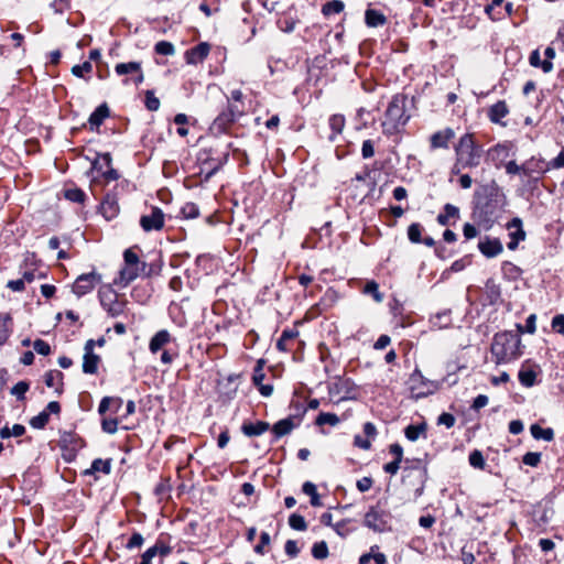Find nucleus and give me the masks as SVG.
<instances>
[{"mask_svg": "<svg viewBox=\"0 0 564 564\" xmlns=\"http://www.w3.org/2000/svg\"><path fill=\"white\" fill-rule=\"evenodd\" d=\"M456 162L453 166V173L458 174L464 169H473L480 164L482 148L476 143L474 134L465 133L456 143Z\"/></svg>", "mask_w": 564, "mask_h": 564, "instance_id": "nucleus-1", "label": "nucleus"}, {"mask_svg": "<svg viewBox=\"0 0 564 564\" xmlns=\"http://www.w3.org/2000/svg\"><path fill=\"white\" fill-rule=\"evenodd\" d=\"M520 346L521 339L518 334L512 332L497 334L491 344V355L495 362L500 365L518 359L521 356Z\"/></svg>", "mask_w": 564, "mask_h": 564, "instance_id": "nucleus-2", "label": "nucleus"}, {"mask_svg": "<svg viewBox=\"0 0 564 564\" xmlns=\"http://www.w3.org/2000/svg\"><path fill=\"white\" fill-rule=\"evenodd\" d=\"M408 119L404 98L402 96H394L386 111L382 122L383 132L390 135L397 133L406 123Z\"/></svg>", "mask_w": 564, "mask_h": 564, "instance_id": "nucleus-3", "label": "nucleus"}, {"mask_svg": "<svg viewBox=\"0 0 564 564\" xmlns=\"http://www.w3.org/2000/svg\"><path fill=\"white\" fill-rule=\"evenodd\" d=\"M409 387L412 397L421 399L437 391L440 389V383L424 378L422 372L415 369L410 376Z\"/></svg>", "mask_w": 564, "mask_h": 564, "instance_id": "nucleus-4", "label": "nucleus"}, {"mask_svg": "<svg viewBox=\"0 0 564 564\" xmlns=\"http://www.w3.org/2000/svg\"><path fill=\"white\" fill-rule=\"evenodd\" d=\"M245 112L243 107L237 104H228L227 109L223 110L214 120L212 130L217 133H224L227 129Z\"/></svg>", "mask_w": 564, "mask_h": 564, "instance_id": "nucleus-5", "label": "nucleus"}, {"mask_svg": "<svg viewBox=\"0 0 564 564\" xmlns=\"http://www.w3.org/2000/svg\"><path fill=\"white\" fill-rule=\"evenodd\" d=\"M390 513L379 506L371 507L365 514V525L376 532L389 529Z\"/></svg>", "mask_w": 564, "mask_h": 564, "instance_id": "nucleus-6", "label": "nucleus"}, {"mask_svg": "<svg viewBox=\"0 0 564 564\" xmlns=\"http://www.w3.org/2000/svg\"><path fill=\"white\" fill-rule=\"evenodd\" d=\"M101 282V275L96 271L89 273H83L75 280L73 284V292L82 297L91 292L95 286Z\"/></svg>", "mask_w": 564, "mask_h": 564, "instance_id": "nucleus-7", "label": "nucleus"}, {"mask_svg": "<svg viewBox=\"0 0 564 564\" xmlns=\"http://www.w3.org/2000/svg\"><path fill=\"white\" fill-rule=\"evenodd\" d=\"M140 226L147 232L162 229L164 226V213L159 207H152L151 214L141 216Z\"/></svg>", "mask_w": 564, "mask_h": 564, "instance_id": "nucleus-8", "label": "nucleus"}, {"mask_svg": "<svg viewBox=\"0 0 564 564\" xmlns=\"http://www.w3.org/2000/svg\"><path fill=\"white\" fill-rule=\"evenodd\" d=\"M59 412L61 404L57 401H51L42 412L30 420V425L36 430L44 429L50 421V414H58Z\"/></svg>", "mask_w": 564, "mask_h": 564, "instance_id": "nucleus-9", "label": "nucleus"}, {"mask_svg": "<svg viewBox=\"0 0 564 564\" xmlns=\"http://www.w3.org/2000/svg\"><path fill=\"white\" fill-rule=\"evenodd\" d=\"M507 229L509 231L510 237L508 248L510 250H516L519 242L525 239V231L522 228L521 219L518 217L513 218L511 221L508 223Z\"/></svg>", "mask_w": 564, "mask_h": 564, "instance_id": "nucleus-10", "label": "nucleus"}, {"mask_svg": "<svg viewBox=\"0 0 564 564\" xmlns=\"http://www.w3.org/2000/svg\"><path fill=\"white\" fill-rule=\"evenodd\" d=\"M209 51L210 45L207 42H200L185 52V62L189 65H197L208 56Z\"/></svg>", "mask_w": 564, "mask_h": 564, "instance_id": "nucleus-11", "label": "nucleus"}, {"mask_svg": "<svg viewBox=\"0 0 564 564\" xmlns=\"http://www.w3.org/2000/svg\"><path fill=\"white\" fill-rule=\"evenodd\" d=\"M227 160L228 153H225L221 158L218 159H207L200 167V173L204 174V180H210L223 167Z\"/></svg>", "mask_w": 564, "mask_h": 564, "instance_id": "nucleus-12", "label": "nucleus"}, {"mask_svg": "<svg viewBox=\"0 0 564 564\" xmlns=\"http://www.w3.org/2000/svg\"><path fill=\"white\" fill-rule=\"evenodd\" d=\"M480 252L487 258H494L503 250L501 241L497 238H486L478 243Z\"/></svg>", "mask_w": 564, "mask_h": 564, "instance_id": "nucleus-13", "label": "nucleus"}, {"mask_svg": "<svg viewBox=\"0 0 564 564\" xmlns=\"http://www.w3.org/2000/svg\"><path fill=\"white\" fill-rule=\"evenodd\" d=\"M455 137V132L452 128L437 131L431 135V148L432 149H447L449 142Z\"/></svg>", "mask_w": 564, "mask_h": 564, "instance_id": "nucleus-14", "label": "nucleus"}, {"mask_svg": "<svg viewBox=\"0 0 564 564\" xmlns=\"http://www.w3.org/2000/svg\"><path fill=\"white\" fill-rule=\"evenodd\" d=\"M145 268H147V263H142V268H133V267L124 265L119 271V279H118V281H116V283L122 288H126L129 283H131L133 280H135L141 274V272H144Z\"/></svg>", "mask_w": 564, "mask_h": 564, "instance_id": "nucleus-15", "label": "nucleus"}, {"mask_svg": "<svg viewBox=\"0 0 564 564\" xmlns=\"http://www.w3.org/2000/svg\"><path fill=\"white\" fill-rule=\"evenodd\" d=\"M110 115L107 104L99 105L89 116L88 122L91 131H98L105 119Z\"/></svg>", "mask_w": 564, "mask_h": 564, "instance_id": "nucleus-16", "label": "nucleus"}, {"mask_svg": "<svg viewBox=\"0 0 564 564\" xmlns=\"http://www.w3.org/2000/svg\"><path fill=\"white\" fill-rule=\"evenodd\" d=\"M100 213L107 219H113L119 213V205L116 196L107 194L100 204Z\"/></svg>", "mask_w": 564, "mask_h": 564, "instance_id": "nucleus-17", "label": "nucleus"}, {"mask_svg": "<svg viewBox=\"0 0 564 564\" xmlns=\"http://www.w3.org/2000/svg\"><path fill=\"white\" fill-rule=\"evenodd\" d=\"M270 429V424L264 421L245 422L241 426L242 433L248 437L260 436Z\"/></svg>", "mask_w": 564, "mask_h": 564, "instance_id": "nucleus-18", "label": "nucleus"}, {"mask_svg": "<svg viewBox=\"0 0 564 564\" xmlns=\"http://www.w3.org/2000/svg\"><path fill=\"white\" fill-rule=\"evenodd\" d=\"M171 341V334L166 329H161L153 335L149 343V349L152 354L160 351L163 346Z\"/></svg>", "mask_w": 564, "mask_h": 564, "instance_id": "nucleus-19", "label": "nucleus"}, {"mask_svg": "<svg viewBox=\"0 0 564 564\" xmlns=\"http://www.w3.org/2000/svg\"><path fill=\"white\" fill-rule=\"evenodd\" d=\"M294 427H295V424H294L292 417H286V419L278 421L272 426L273 441H278L282 436L291 433Z\"/></svg>", "mask_w": 564, "mask_h": 564, "instance_id": "nucleus-20", "label": "nucleus"}, {"mask_svg": "<svg viewBox=\"0 0 564 564\" xmlns=\"http://www.w3.org/2000/svg\"><path fill=\"white\" fill-rule=\"evenodd\" d=\"M63 378L62 371L50 370L44 376V382L48 388H55V391L61 394L63 392Z\"/></svg>", "mask_w": 564, "mask_h": 564, "instance_id": "nucleus-21", "label": "nucleus"}, {"mask_svg": "<svg viewBox=\"0 0 564 564\" xmlns=\"http://www.w3.org/2000/svg\"><path fill=\"white\" fill-rule=\"evenodd\" d=\"M100 357L94 354V351L85 352L83 357V371L88 375L96 373Z\"/></svg>", "mask_w": 564, "mask_h": 564, "instance_id": "nucleus-22", "label": "nucleus"}, {"mask_svg": "<svg viewBox=\"0 0 564 564\" xmlns=\"http://www.w3.org/2000/svg\"><path fill=\"white\" fill-rule=\"evenodd\" d=\"M509 110L505 101H498L489 109V119L495 123H501V119L508 115Z\"/></svg>", "mask_w": 564, "mask_h": 564, "instance_id": "nucleus-23", "label": "nucleus"}, {"mask_svg": "<svg viewBox=\"0 0 564 564\" xmlns=\"http://www.w3.org/2000/svg\"><path fill=\"white\" fill-rule=\"evenodd\" d=\"M101 471L105 475L110 474L111 471V459H101L96 458L93 460L89 469L85 471V475L95 474Z\"/></svg>", "mask_w": 564, "mask_h": 564, "instance_id": "nucleus-24", "label": "nucleus"}, {"mask_svg": "<svg viewBox=\"0 0 564 564\" xmlns=\"http://www.w3.org/2000/svg\"><path fill=\"white\" fill-rule=\"evenodd\" d=\"M12 318L10 314L0 313V346L3 345L11 334Z\"/></svg>", "mask_w": 564, "mask_h": 564, "instance_id": "nucleus-25", "label": "nucleus"}, {"mask_svg": "<svg viewBox=\"0 0 564 564\" xmlns=\"http://www.w3.org/2000/svg\"><path fill=\"white\" fill-rule=\"evenodd\" d=\"M458 214H459V210L456 206L452 205V204H446L444 206V212L441 213L438 216H437V221L442 225V226H446L448 225L449 223V219L452 218H457L458 217Z\"/></svg>", "mask_w": 564, "mask_h": 564, "instance_id": "nucleus-26", "label": "nucleus"}, {"mask_svg": "<svg viewBox=\"0 0 564 564\" xmlns=\"http://www.w3.org/2000/svg\"><path fill=\"white\" fill-rule=\"evenodd\" d=\"M61 442L64 446L69 447L72 451H78L83 447V440L74 433H64Z\"/></svg>", "mask_w": 564, "mask_h": 564, "instance_id": "nucleus-27", "label": "nucleus"}, {"mask_svg": "<svg viewBox=\"0 0 564 564\" xmlns=\"http://www.w3.org/2000/svg\"><path fill=\"white\" fill-rule=\"evenodd\" d=\"M365 19L367 25L371 28L383 25L386 23V17L381 12L372 9H368L366 11Z\"/></svg>", "mask_w": 564, "mask_h": 564, "instance_id": "nucleus-28", "label": "nucleus"}, {"mask_svg": "<svg viewBox=\"0 0 564 564\" xmlns=\"http://www.w3.org/2000/svg\"><path fill=\"white\" fill-rule=\"evenodd\" d=\"M297 335L299 333L294 329H284L276 341V348L281 351H288L290 349L288 343L293 340Z\"/></svg>", "mask_w": 564, "mask_h": 564, "instance_id": "nucleus-29", "label": "nucleus"}, {"mask_svg": "<svg viewBox=\"0 0 564 564\" xmlns=\"http://www.w3.org/2000/svg\"><path fill=\"white\" fill-rule=\"evenodd\" d=\"M102 161L105 162V165H106V171L102 172V175L107 181H117L119 178V173L117 170L112 169L111 167V155L110 153L106 152V153H102V155H100Z\"/></svg>", "mask_w": 564, "mask_h": 564, "instance_id": "nucleus-30", "label": "nucleus"}, {"mask_svg": "<svg viewBox=\"0 0 564 564\" xmlns=\"http://www.w3.org/2000/svg\"><path fill=\"white\" fill-rule=\"evenodd\" d=\"M98 297L101 307L106 311L108 305H110L113 301L118 299V294L110 288L107 289H100L98 291Z\"/></svg>", "mask_w": 564, "mask_h": 564, "instance_id": "nucleus-31", "label": "nucleus"}, {"mask_svg": "<svg viewBox=\"0 0 564 564\" xmlns=\"http://www.w3.org/2000/svg\"><path fill=\"white\" fill-rule=\"evenodd\" d=\"M127 310V301L120 300L119 297L113 301L108 307L106 308V312L111 317H118L124 314Z\"/></svg>", "mask_w": 564, "mask_h": 564, "instance_id": "nucleus-32", "label": "nucleus"}, {"mask_svg": "<svg viewBox=\"0 0 564 564\" xmlns=\"http://www.w3.org/2000/svg\"><path fill=\"white\" fill-rule=\"evenodd\" d=\"M141 63L140 62H129V63H119L115 66V72L117 75L122 76L127 74H134L140 70Z\"/></svg>", "mask_w": 564, "mask_h": 564, "instance_id": "nucleus-33", "label": "nucleus"}, {"mask_svg": "<svg viewBox=\"0 0 564 564\" xmlns=\"http://www.w3.org/2000/svg\"><path fill=\"white\" fill-rule=\"evenodd\" d=\"M531 434L535 440L552 441L554 432L552 429H543L538 424H533L530 427Z\"/></svg>", "mask_w": 564, "mask_h": 564, "instance_id": "nucleus-34", "label": "nucleus"}, {"mask_svg": "<svg viewBox=\"0 0 564 564\" xmlns=\"http://www.w3.org/2000/svg\"><path fill=\"white\" fill-rule=\"evenodd\" d=\"M506 171L508 174L523 173L524 175L530 176L533 170L530 166V163L518 165L514 161H510L506 165Z\"/></svg>", "mask_w": 564, "mask_h": 564, "instance_id": "nucleus-35", "label": "nucleus"}, {"mask_svg": "<svg viewBox=\"0 0 564 564\" xmlns=\"http://www.w3.org/2000/svg\"><path fill=\"white\" fill-rule=\"evenodd\" d=\"M345 8V4L340 0H333L323 6L322 12L325 17L340 13Z\"/></svg>", "mask_w": 564, "mask_h": 564, "instance_id": "nucleus-36", "label": "nucleus"}, {"mask_svg": "<svg viewBox=\"0 0 564 564\" xmlns=\"http://www.w3.org/2000/svg\"><path fill=\"white\" fill-rule=\"evenodd\" d=\"M328 123L333 131V134L329 138L333 140L336 134H339L343 131L345 127V118L340 115H334L329 118Z\"/></svg>", "mask_w": 564, "mask_h": 564, "instance_id": "nucleus-37", "label": "nucleus"}, {"mask_svg": "<svg viewBox=\"0 0 564 564\" xmlns=\"http://www.w3.org/2000/svg\"><path fill=\"white\" fill-rule=\"evenodd\" d=\"M30 389V383L28 381H19L15 383L11 390L10 393L17 398L19 401H23L25 399V393Z\"/></svg>", "mask_w": 564, "mask_h": 564, "instance_id": "nucleus-38", "label": "nucleus"}, {"mask_svg": "<svg viewBox=\"0 0 564 564\" xmlns=\"http://www.w3.org/2000/svg\"><path fill=\"white\" fill-rule=\"evenodd\" d=\"M64 196L66 199L78 204H83L86 199L85 192L78 187L66 189Z\"/></svg>", "mask_w": 564, "mask_h": 564, "instance_id": "nucleus-39", "label": "nucleus"}, {"mask_svg": "<svg viewBox=\"0 0 564 564\" xmlns=\"http://www.w3.org/2000/svg\"><path fill=\"white\" fill-rule=\"evenodd\" d=\"M424 433H425L424 424L409 425L404 431L406 438L411 442L417 441L420 438V436L423 435Z\"/></svg>", "mask_w": 564, "mask_h": 564, "instance_id": "nucleus-40", "label": "nucleus"}, {"mask_svg": "<svg viewBox=\"0 0 564 564\" xmlns=\"http://www.w3.org/2000/svg\"><path fill=\"white\" fill-rule=\"evenodd\" d=\"M124 265L133 268H142V263L139 256L133 251L132 248L127 249L123 252Z\"/></svg>", "mask_w": 564, "mask_h": 564, "instance_id": "nucleus-41", "label": "nucleus"}, {"mask_svg": "<svg viewBox=\"0 0 564 564\" xmlns=\"http://www.w3.org/2000/svg\"><path fill=\"white\" fill-rule=\"evenodd\" d=\"M289 525L296 531H305L307 528L304 517L299 513H292L289 517Z\"/></svg>", "mask_w": 564, "mask_h": 564, "instance_id": "nucleus-42", "label": "nucleus"}, {"mask_svg": "<svg viewBox=\"0 0 564 564\" xmlns=\"http://www.w3.org/2000/svg\"><path fill=\"white\" fill-rule=\"evenodd\" d=\"M154 51L159 55L171 56L175 53V47L171 42L160 41L155 44Z\"/></svg>", "mask_w": 564, "mask_h": 564, "instance_id": "nucleus-43", "label": "nucleus"}, {"mask_svg": "<svg viewBox=\"0 0 564 564\" xmlns=\"http://www.w3.org/2000/svg\"><path fill=\"white\" fill-rule=\"evenodd\" d=\"M181 214L183 215V217L185 219H194L199 216V208L195 203L189 202V203H186L181 208Z\"/></svg>", "mask_w": 564, "mask_h": 564, "instance_id": "nucleus-44", "label": "nucleus"}, {"mask_svg": "<svg viewBox=\"0 0 564 564\" xmlns=\"http://www.w3.org/2000/svg\"><path fill=\"white\" fill-rule=\"evenodd\" d=\"M302 491L310 496L311 505L317 507V486L312 481H306L302 486Z\"/></svg>", "mask_w": 564, "mask_h": 564, "instance_id": "nucleus-45", "label": "nucleus"}, {"mask_svg": "<svg viewBox=\"0 0 564 564\" xmlns=\"http://www.w3.org/2000/svg\"><path fill=\"white\" fill-rule=\"evenodd\" d=\"M535 372L531 369H521L519 371V381L525 387H532L535 382Z\"/></svg>", "mask_w": 564, "mask_h": 564, "instance_id": "nucleus-46", "label": "nucleus"}, {"mask_svg": "<svg viewBox=\"0 0 564 564\" xmlns=\"http://www.w3.org/2000/svg\"><path fill=\"white\" fill-rule=\"evenodd\" d=\"M93 70V65L89 61L84 62L83 64L74 65L72 67V74L78 78H85V74H89Z\"/></svg>", "mask_w": 564, "mask_h": 564, "instance_id": "nucleus-47", "label": "nucleus"}, {"mask_svg": "<svg viewBox=\"0 0 564 564\" xmlns=\"http://www.w3.org/2000/svg\"><path fill=\"white\" fill-rule=\"evenodd\" d=\"M503 3V0H492L490 4H488L485 9L486 13L489 15L491 20H500L501 19V12L496 11L497 8L501 7Z\"/></svg>", "mask_w": 564, "mask_h": 564, "instance_id": "nucleus-48", "label": "nucleus"}, {"mask_svg": "<svg viewBox=\"0 0 564 564\" xmlns=\"http://www.w3.org/2000/svg\"><path fill=\"white\" fill-rule=\"evenodd\" d=\"M530 64L535 67L541 66L545 73H549L552 69V63L550 61L541 63L539 51L532 52L530 56Z\"/></svg>", "mask_w": 564, "mask_h": 564, "instance_id": "nucleus-49", "label": "nucleus"}, {"mask_svg": "<svg viewBox=\"0 0 564 564\" xmlns=\"http://www.w3.org/2000/svg\"><path fill=\"white\" fill-rule=\"evenodd\" d=\"M187 122H188V118L185 113H177L174 117V123L180 126L177 128L178 135L186 137L188 134V129L184 127Z\"/></svg>", "mask_w": 564, "mask_h": 564, "instance_id": "nucleus-50", "label": "nucleus"}, {"mask_svg": "<svg viewBox=\"0 0 564 564\" xmlns=\"http://www.w3.org/2000/svg\"><path fill=\"white\" fill-rule=\"evenodd\" d=\"M378 289L379 285L375 281H370L365 285L364 292L366 294H372L375 301L380 303L383 300V296Z\"/></svg>", "mask_w": 564, "mask_h": 564, "instance_id": "nucleus-51", "label": "nucleus"}, {"mask_svg": "<svg viewBox=\"0 0 564 564\" xmlns=\"http://www.w3.org/2000/svg\"><path fill=\"white\" fill-rule=\"evenodd\" d=\"M509 148L508 144H497L489 150L488 154L492 160H498L508 154Z\"/></svg>", "mask_w": 564, "mask_h": 564, "instance_id": "nucleus-52", "label": "nucleus"}, {"mask_svg": "<svg viewBox=\"0 0 564 564\" xmlns=\"http://www.w3.org/2000/svg\"><path fill=\"white\" fill-rule=\"evenodd\" d=\"M422 227L419 224H411L408 228V237L411 242H421Z\"/></svg>", "mask_w": 564, "mask_h": 564, "instance_id": "nucleus-53", "label": "nucleus"}, {"mask_svg": "<svg viewBox=\"0 0 564 564\" xmlns=\"http://www.w3.org/2000/svg\"><path fill=\"white\" fill-rule=\"evenodd\" d=\"M118 424H119V421L118 419H102L101 421V430L105 432V433H108V434H115L118 430Z\"/></svg>", "mask_w": 564, "mask_h": 564, "instance_id": "nucleus-54", "label": "nucleus"}, {"mask_svg": "<svg viewBox=\"0 0 564 564\" xmlns=\"http://www.w3.org/2000/svg\"><path fill=\"white\" fill-rule=\"evenodd\" d=\"M145 107L150 111H156L160 108V100L152 90L145 93Z\"/></svg>", "mask_w": 564, "mask_h": 564, "instance_id": "nucleus-55", "label": "nucleus"}, {"mask_svg": "<svg viewBox=\"0 0 564 564\" xmlns=\"http://www.w3.org/2000/svg\"><path fill=\"white\" fill-rule=\"evenodd\" d=\"M159 555V544L149 547L141 556L140 564H152V560Z\"/></svg>", "mask_w": 564, "mask_h": 564, "instance_id": "nucleus-56", "label": "nucleus"}, {"mask_svg": "<svg viewBox=\"0 0 564 564\" xmlns=\"http://www.w3.org/2000/svg\"><path fill=\"white\" fill-rule=\"evenodd\" d=\"M263 364V360H259L253 369L252 381L257 387L260 386L264 379Z\"/></svg>", "mask_w": 564, "mask_h": 564, "instance_id": "nucleus-57", "label": "nucleus"}, {"mask_svg": "<svg viewBox=\"0 0 564 564\" xmlns=\"http://www.w3.org/2000/svg\"><path fill=\"white\" fill-rule=\"evenodd\" d=\"M33 349L42 356H47L51 354V346L43 339H36L33 343Z\"/></svg>", "mask_w": 564, "mask_h": 564, "instance_id": "nucleus-58", "label": "nucleus"}, {"mask_svg": "<svg viewBox=\"0 0 564 564\" xmlns=\"http://www.w3.org/2000/svg\"><path fill=\"white\" fill-rule=\"evenodd\" d=\"M469 464L475 468H484L485 459L479 451H474L469 455Z\"/></svg>", "mask_w": 564, "mask_h": 564, "instance_id": "nucleus-59", "label": "nucleus"}, {"mask_svg": "<svg viewBox=\"0 0 564 564\" xmlns=\"http://www.w3.org/2000/svg\"><path fill=\"white\" fill-rule=\"evenodd\" d=\"M270 534L268 532H261L260 542L254 546V552L263 555L265 553L264 547L270 544Z\"/></svg>", "mask_w": 564, "mask_h": 564, "instance_id": "nucleus-60", "label": "nucleus"}, {"mask_svg": "<svg viewBox=\"0 0 564 564\" xmlns=\"http://www.w3.org/2000/svg\"><path fill=\"white\" fill-rule=\"evenodd\" d=\"M284 551L289 557H291V558L296 557L300 553V549L297 546L296 541L288 540L284 545Z\"/></svg>", "mask_w": 564, "mask_h": 564, "instance_id": "nucleus-61", "label": "nucleus"}, {"mask_svg": "<svg viewBox=\"0 0 564 564\" xmlns=\"http://www.w3.org/2000/svg\"><path fill=\"white\" fill-rule=\"evenodd\" d=\"M144 542V539L142 536L141 533L139 532H134L132 533V535L130 536L126 547L128 550H132V549H135V547H140Z\"/></svg>", "mask_w": 564, "mask_h": 564, "instance_id": "nucleus-62", "label": "nucleus"}, {"mask_svg": "<svg viewBox=\"0 0 564 564\" xmlns=\"http://www.w3.org/2000/svg\"><path fill=\"white\" fill-rule=\"evenodd\" d=\"M339 417L336 414L332 413H319V425L329 424L335 426L338 424Z\"/></svg>", "mask_w": 564, "mask_h": 564, "instance_id": "nucleus-63", "label": "nucleus"}, {"mask_svg": "<svg viewBox=\"0 0 564 564\" xmlns=\"http://www.w3.org/2000/svg\"><path fill=\"white\" fill-rule=\"evenodd\" d=\"M552 328L554 332L564 336V315L558 314L552 319Z\"/></svg>", "mask_w": 564, "mask_h": 564, "instance_id": "nucleus-64", "label": "nucleus"}]
</instances>
